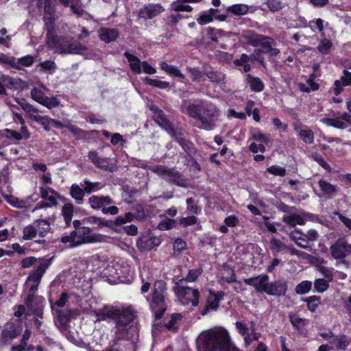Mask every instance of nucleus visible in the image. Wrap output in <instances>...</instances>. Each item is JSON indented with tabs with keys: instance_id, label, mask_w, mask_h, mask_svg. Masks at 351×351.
<instances>
[{
	"instance_id": "obj_46",
	"label": "nucleus",
	"mask_w": 351,
	"mask_h": 351,
	"mask_svg": "<svg viewBox=\"0 0 351 351\" xmlns=\"http://www.w3.org/2000/svg\"><path fill=\"white\" fill-rule=\"evenodd\" d=\"M307 302V307L311 312H315L320 303V297L312 295L305 299Z\"/></svg>"
},
{
	"instance_id": "obj_24",
	"label": "nucleus",
	"mask_w": 351,
	"mask_h": 351,
	"mask_svg": "<svg viewBox=\"0 0 351 351\" xmlns=\"http://www.w3.org/2000/svg\"><path fill=\"white\" fill-rule=\"evenodd\" d=\"M260 46H261V51L263 53H268L270 56H277L280 50L274 47L275 42L271 37L265 36Z\"/></svg>"
},
{
	"instance_id": "obj_29",
	"label": "nucleus",
	"mask_w": 351,
	"mask_h": 351,
	"mask_svg": "<svg viewBox=\"0 0 351 351\" xmlns=\"http://www.w3.org/2000/svg\"><path fill=\"white\" fill-rule=\"evenodd\" d=\"M202 0H176L172 5V9L176 12L185 11L190 12L193 10V8L188 5L189 3H199Z\"/></svg>"
},
{
	"instance_id": "obj_17",
	"label": "nucleus",
	"mask_w": 351,
	"mask_h": 351,
	"mask_svg": "<svg viewBox=\"0 0 351 351\" xmlns=\"http://www.w3.org/2000/svg\"><path fill=\"white\" fill-rule=\"evenodd\" d=\"M151 109L154 112L153 119L156 123L168 133L173 132V128L164 112L154 106H152Z\"/></svg>"
},
{
	"instance_id": "obj_43",
	"label": "nucleus",
	"mask_w": 351,
	"mask_h": 351,
	"mask_svg": "<svg viewBox=\"0 0 351 351\" xmlns=\"http://www.w3.org/2000/svg\"><path fill=\"white\" fill-rule=\"evenodd\" d=\"M161 69L166 73L178 77L181 79H184V75L180 71V70L174 66L168 64L167 62H162L160 64Z\"/></svg>"
},
{
	"instance_id": "obj_33",
	"label": "nucleus",
	"mask_w": 351,
	"mask_h": 351,
	"mask_svg": "<svg viewBox=\"0 0 351 351\" xmlns=\"http://www.w3.org/2000/svg\"><path fill=\"white\" fill-rule=\"evenodd\" d=\"M246 82L252 91L261 92L264 90L265 84L259 77L247 74L246 75Z\"/></svg>"
},
{
	"instance_id": "obj_23",
	"label": "nucleus",
	"mask_w": 351,
	"mask_h": 351,
	"mask_svg": "<svg viewBox=\"0 0 351 351\" xmlns=\"http://www.w3.org/2000/svg\"><path fill=\"white\" fill-rule=\"evenodd\" d=\"M175 140L182 146L185 151H190L192 149L193 144L186 138V132L184 130H179L175 131L173 129V132H169Z\"/></svg>"
},
{
	"instance_id": "obj_15",
	"label": "nucleus",
	"mask_w": 351,
	"mask_h": 351,
	"mask_svg": "<svg viewBox=\"0 0 351 351\" xmlns=\"http://www.w3.org/2000/svg\"><path fill=\"white\" fill-rule=\"evenodd\" d=\"M322 122L329 126H333L339 129H345L348 127V123L351 125V116L344 112L340 117L337 118H325Z\"/></svg>"
},
{
	"instance_id": "obj_14",
	"label": "nucleus",
	"mask_w": 351,
	"mask_h": 351,
	"mask_svg": "<svg viewBox=\"0 0 351 351\" xmlns=\"http://www.w3.org/2000/svg\"><path fill=\"white\" fill-rule=\"evenodd\" d=\"M243 281L245 284L253 287L257 292L266 293L269 276L266 274L259 275L256 277L244 279Z\"/></svg>"
},
{
	"instance_id": "obj_32",
	"label": "nucleus",
	"mask_w": 351,
	"mask_h": 351,
	"mask_svg": "<svg viewBox=\"0 0 351 351\" xmlns=\"http://www.w3.org/2000/svg\"><path fill=\"white\" fill-rule=\"evenodd\" d=\"M84 222L92 224V225H96L95 228L99 229L102 227H108L110 228L112 226V221L106 220L101 217H97L95 216H90L88 217H86L84 220Z\"/></svg>"
},
{
	"instance_id": "obj_51",
	"label": "nucleus",
	"mask_w": 351,
	"mask_h": 351,
	"mask_svg": "<svg viewBox=\"0 0 351 351\" xmlns=\"http://www.w3.org/2000/svg\"><path fill=\"white\" fill-rule=\"evenodd\" d=\"M186 248V242L182 239H176L173 243V256H179L182 251Z\"/></svg>"
},
{
	"instance_id": "obj_50",
	"label": "nucleus",
	"mask_w": 351,
	"mask_h": 351,
	"mask_svg": "<svg viewBox=\"0 0 351 351\" xmlns=\"http://www.w3.org/2000/svg\"><path fill=\"white\" fill-rule=\"evenodd\" d=\"M228 11L235 15H243L247 14L248 11V7L243 4L234 5L228 7Z\"/></svg>"
},
{
	"instance_id": "obj_61",
	"label": "nucleus",
	"mask_w": 351,
	"mask_h": 351,
	"mask_svg": "<svg viewBox=\"0 0 351 351\" xmlns=\"http://www.w3.org/2000/svg\"><path fill=\"white\" fill-rule=\"evenodd\" d=\"M267 171L274 176H285L286 174V169L277 165H273L267 168Z\"/></svg>"
},
{
	"instance_id": "obj_2",
	"label": "nucleus",
	"mask_w": 351,
	"mask_h": 351,
	"mask_svg": "<svg viewBox=\"0 0 351 351\" xmlns=\"http://www.w3.org/2000/svg\"><path fill=\"white\" fill-rule=\"evenodd\" d=\"M197 344L204 351H240L231 341L226 330H209L198 336Z\"/></svg>"
},
{
	"instance_id": "obj_58",
	"label": "nucleus",
	"mask_w": 351,
	"mask_h": 351,
	"mask_svg": "<svg viewBox=\"0 0 351 351\" xmlns=\"http://www.w3.org/2000/svg\"><path fill=\"white\" fill-rule=\"evenodd\" d=\"M202 273V269L201 268L190 269L184 281L195 282Z\"/></svg>"
},
{
	"instance_id": "obj_19",
	"label": "nucleus",
	"mask_w": 351,
	"mask_h": 351,
	"mask_svg": "<svg viewBox=\"0 0 351 351\" xmlns=\"http://www.w3.org/2000/svg\"><path fill=\"white\" fill-rule=\"evenodd\" d=\"M241 37L247 44L253 47L260 46L263 40L265 39V36L258 34L252 30H246L243 32Z\"/></svg>"
},
{
	"instance_id": "obj_20",
	"label": "nucleus",
	"mask_w": 351,
	"mask_h": 351,
	"mask_svg": "<svg viewBox=\"0 0 351 351\" xmlns=\"http://www.w3.org/2000/svg\"><path fill=\"white\" fill-rule=\"evenodd\" d=\"M78 239L80 242H82V245L84 243H93L95 241H99L97 239L98 237H101V235H90L91 230L88 227H81L77 230H75Z\"/></svg>"
},
{
	"instance_id": "obj_9",
	"label": "nucleus",
	"mask_w": 351,
	"mask_h": 351,
	"mask_svg": "<svg viewBox=\"0 0 351 351\" xmlns=\"http://www.w3.org/2000/svg\"><path fill=\"white\" fill-rule=\"evenodd\" d=\"M49 266V261L47 259L39 260L38 267L31 272L26 281V285L29 287L28 293L34 295L38 288L41 278Z\"/></svg>"
},
{
	"instance_id": "obj_12",
	"label": "nucleus",
	"mask_w": 351,
	"mask_h": 351,
	"mask_svg": "<svg viewBox=\"0 0 351 351\" xmlns=\"http://www.w3.org/2000/svg\"><path fill=\"white\" fill-rule=\"evenodd\" d=\"M40 197L47 202H39L35 209L51 207L58 204L57 197L59 196L58 193L50 187H40Z\"/></svg>"
},
{
	"instance_id": "obj_63",
	"label": "nucleus",
	"mask_w": 351,
	"mask_h": 351,
	"mask_svg": "<svg viewBox=\"0 0 351 351\" xmlns=\"http://www.w3.org/2000/svg\"><path fill=\"white\" fill-rule=\"evenodd\" d=\"M187 71L189 73L190 77L193 81L199 80L203 77L202 71L198 69L187 68Z\"/></svg>"
},
{
	"instance_id": "obj_6",
	"label": "nucleus",
	"mask_w": 351,
	"mask_h": 351,
	"mask_svg": "<svg viewBox=\"0 0 351 351\" xmlns=\"http://www.w3.org/2000/svg\"><path fill=\"white\" fill-rule=\"evenodd\" d=\"M113 199L108 195H91L88 199L90 207L95 210H101L104 215H117L119 208L116 206H111Z\"/></svg>"
},
{
	"instance_id": "obj_59",
	"label": "nucleus",
	"mask_w": 351,
	"mask_h": 351,
	"mask_svg": "<svg viewBox=\"0 0 351 351\" xmlns=\"http://www.w3.org/2000/svg\"><path fill=\"white\" fill-rule=\"evenodd\" d=\"M314 287L318 292L322 293L328 288L329 285L325 279L319 278L315 281Z\"/></svg>"
},
{
	"instance_id": "obj_36",
	"label": "nucleus",
	"mask_w": 351,
	"mask_h": 351,
	"mask_svg": "<svg viewBox=\"0 0 351 351\" xmlns=\"http://www.w3.org/2000/svg\"><path fill=\"white\" fill-rule=\"evenodd\" d=\"M74 212V206L71 203H66L64 204L62 208V215L64 217V220L66 226L71 225L72 217Z\"/></svg>"
},
{
	"instance_id": "obj_16",
	"label": "nucleus",
	"mask_w": 351,
	"mask_h": 351,
	"mask_svg": "<svg viewBox=\"0 0 351 351\" xmlns=\"http://www.w3.org/2000/svg\"><path fill=\"white\" fill-rule=\"evenodd\" d=\"M165 10L164 8L159 3H150L145 5L139 12V15L145 19H152L159 15Z\"/></svg>"
},
{
	"instance_id": "obj_60",
	"label": "nucleus",
	"mask_w": 351,
	"mask_h": 351,
	"mask_svg": "<svg viewBox=\"0 0 351 351\" xmlns=\"http://www.w3.org/2000/svg\"><path fill=\"white\" fill-rule=\"evenodd\" d=\"M40 104L50 109L58 106L59 105V101L57 100L56 97H48L45 96Z\"/></svg>"
},
{
	"instance_id": "obj_49",
	"label": "nucleus",
	"mask_w": 351,
	"mask_h": 351,
	"mask_svg": "<svg viewBox=\"0 0 351 351\" xmlns=\"http://www.w3.org/2000/svg\"><path fill=\"white\" fill-rule=\"evenodd\" d=\"M182 315L178 313L173 314L171 319L165 324V326L169 330H176L178 328V322L181 321Z\"/></svg>"
},
{
	"instance_id": "obj_35",
	"label": "nucleus",
	"mask_w": 351,
	"mask_h": 351,
	"mask_svg": "<svg viewBox=\"0 0 351 351\" xmlns=\"http://www.w3.org/2000/svg\"><path fill=\"white\" fill-rule=\"evenodd\" d=\"M33 225L36 228L37 234L42 238L45 237L50 230V224L47 220H38L33 223Z\"/></svg>"
},
{
	"instance_id": "obj_45",
	"label": "nucleus",
	"mask_w": 351,
	"mask_h": 351,
	"mask_svg": "<svg viewBox=\"0 0 351 351\" xmlns=\"http://www.w3.org/2000/svg\"><path fill=\"white\" fill-rule=\"evenodd\" d=\"M0 80L4 87L6 86L9 88H16L17 85L21 82V80L14 79L8 75H2Z\"/></svg>"
},
{
	"instance_id": "obj_5",
	"label": "nucleus",
	"mask_w": 351,
	"mask_h": 351,
	"mask_svg": "<svg viewBox=\"0 0 351 351\" xmlns=\"http://www.w3.org/2000/svg\"><path fill=\"white\" fill-rule=\"evenodd\" d=\"M167 295V283L162 280H156L152 289L150 307L156 318H160L166 310L165 298Z\"/></svg>"
},
{
	"instance_id": "obj_18",
	"label": "nucleus",
	"mask_w": 351,
	"mask_h": 351,
	"mask_svg": "<svg viewBox=\"0 0 351 351\" xmlns=\"http://www.w3.org/2000/svg\"><path fill=\"white\" fill-rule=\"evenodd\" d=\"M224 293L217 291V293H210L208 297L206 305L202 311L201 314L205 315L209 310H216L219 307V301L223 299Z\"/></svg>"
},
{
	"instance_id": "obj_34",
	"label": "nucleus",
	"mask_w": 351,
	"mask_h": 351,
	"mask_svg": "<svg viewBox=\"0 0 351 351\" xmlns=\"http://www.w3.org/2000/svg\"><path fill=\"white\" fill-rule=\"evenodd\" d=\"M330 343L339 350H346L351 344V337L339 335L334 337Z\"/></svg>"
},
{
	"instance_id": "obj_22",
	"label": "nucleus",
	"mask_w": 351,
	"mask_h": 351,
	"mask_svg": "<svg viewBox=\"0 0 351 351\" xmlns=\"http://www.w3.org/2000/svg\"><path fill=\"white\" fill-rule=\"evenodd\" d=\"M119 34V31L117 29L103 27L99 30V38L107 43L114 41Z\"/></svg>"
},
{
	"instance_id": "obj_4",
	"label": "nucleus",
	"mask_w": 351,
	"mask_h": 351,
	"mask_svg": "<svg viewBox=\"0 0 351 351\" xmlns=\"http://www.w3.org/2000/svg\"><path fill=\"white\" fill-rule=\"evenodd\" d=\"M47 44L49 47L60 54L81 55L88 49L85 45L70 36H49Z\"/></svg>"
},
{
	"instance_id": "obj_64",
	"label": "nucleus",
	"mask_w": 351,
	"mask_h": 351,
	"mask_svg": "<svg viewBox=\"0 0 351 351\" xmlns=\"http://www.w3.org/2000/svg\"><path fill=\"white\" fill-rule=\"evenodd\" d=\"M319 234L318 232L313 229L309 230L306 232V239L305 241L306 243L308 242H313L318 239Z\"/></svg>"
},
{
	"instance_id": "obj_42",
	"label": "nucleus",
	"mask_w": 351,
	"mask_h": 351,
	"mask_svg": "<svg viewBox=\"0 0 351 351\" xmlns=\"http://www.w3.org/2000/svg\"><path fill=\"white\" fill-rule=\"evenodd\" d=\"M137 247L141 251H148L153 248V242L149 237H143L136 242Z\"/></svg>"
},
{
	"instance_id": "obj_26",
	"label": "nucleus",
	"mask_w": 351,
	"mask_h": 351,
	"mask_svg": "<svg viewBox=\"0 0 351 351\" xmlns=\"http://www.w3.org/2000/svg\"><path fill=\"white\" fill-rule=\"evenodd\" d=\"M317 184L323 195L328 197H332L339 189L337 185H333L322 179L319 180Z\"/></svg>"
},
{
	"instance_id": "obj_7",
	"label": "nucleus",
	"mask_w": 351,
	"mask_h": 351,
	"mask_svg": "<svg viewBox=\"0 0 351 351\" xmlns=\"http://www.w3.org/2000/svg\"><path fill=\"white\" fill-rule=\"evenodd\" d=\"M183 282L184 279H181L176 282L173 288L174 292L184 304L191 303L193 306H197L199 303V291L184 286Z\"/></svg>"
},
{
	"instance_id": "obj_52",
	"label": "nucleus",
	"mask_w": 351,
	"mask_h": 351,
	"mask_svg": "<svg viewBox=\"0 0 351 351\" xmlns=\"http://www.w3.org/2000/svg\"><path fill=\"white\" fill-rule=\"evenodd\" d=\"M252 138L261 143L267 144L269 138L267 135L263 134L258 129H254L251 131Z\"/></svg>"
},
{
	"instance_id": "obj_37",
	"label": "nucleus",
	"mask_w": 351,
	"mask_h": 351,
	"mask_svg": "<svg viewBox=\"0 0 351 351\" xmlns=\"http://www.w3.org/2000/svg\"><path fill=\"white\" fill-rule=\"evenodd\" d=\"M124 55L127 58L132 71L138 74L141 73L142 62H141L140 60L128 52H125Z\"/></svg>"
},
{
	"instance_id": "obj_48",
	"label": "nucleus",
	"mask_w": 351,
	"mask_h": 351,
	"mask_svg": "<svg viewBox=\"0 0 351 351\" xmlns=\"http://www.w3.org/2000/svg\"><path fill=\"white\" fill-rule=\"evenodd\" d=\"M14 62L16 66H12L13 68L20 69L21 65L25 66H29L34 63V58L32 56H26L18 59L14 58Z\"/></svg>"
},
{
	"instance_id": "obj_11",
	"label": "nucleus",
	"mask_w": 351,
	"mask_h": 351,
	"mask_svg": "<svg viewBox=\"0 0 351 351\" xmlns=\"http://www.w3.org/2000/svg\"><path fill=\"white\" fill-rule=\"evenodd\" d=\"M54 0H44V21L45 23L47 42L49 41V36H55L53 34V23L55 21L54 14Z\"/></svg>"
},
{
	"instance_id": "obj_10",
	"label": "nucleus",
	"mask_w": 351,
	"mask_h": 351,
	"mask_svg": "<svg viewBox=\"0 0 351 351\" xmlns=\"http://www.w3.org/2000/svg\"><path fill=\"white\" fill-rule=\"evenodd\" d=\"M330 250L334 258L343 259L350 254L351 244L346 237H340L330 246Z\"/></svg>"
},
{
	"instance_id": "obj_38",
	"label": "nucleus",
	"mask_w": 351,
	"mask_h": 351,
	"mask_svg": "<svg viewBox=\"0 0 351 351\" xmlns=\"http://www.w3.org/2000/svg\"><path fill=\"white\" fill-rule=\"evenodd\" d=\"M289 236H290L291 239L292 241H293L298 247H300L303 249L307 250L309 252L313 251V248L311 245L304 244L300 242V241H303L304 242L306 241L305 239H304L302 237L301 232H299L298 231L292 232Z\"/></svg>"
},
{
	"instance_id": "obj_28",
	"label": "nucleus",
	"mask_w": 351,
	"mask_h": 351,
	"mask_svg": "<svg viewBox=\"0 0 351 351\" xmlns=\"http://www.w3.org/2000/svg\"><path fill=\"white\" fill-rule=\"evenodd\" d=\"M204 74L212 83L225 84L226 75L222 72L214 69H204Z\"/></svg>"
},
{
	"instance_id": "obj_47",
	"label": "nucleus",
	"mask_w": 351,
	"mask_h": 351,
	"mask_svg": "<svg viewBox=\"0 0 351 351\" xmlns=\"http://www.w3.org/2000/svg\"><path fill=\"white\" fill-rule=\"evenodd\" d=\"M23 233V239L25 240H32L38 235L33 223L25 227Z\"/></svg>"
},
{
	"instance_id": "obj_57",
	"label": "nucleus",
	"mask_w": 351,
	"mask_h": 351,
	"mask_svg": "<svg viewBox=\"0 0 351 351\" xmlns=\"http://www.w3.org/2000/svg\"><path fill=\"white\" fill-rule=\"evenodd\" d=\"M265 5L271 12H278L282 9V3L280 0H267V1L263 5Z\"/></svg>"
},
{
	"instance_id": "obj_27",
	"label": "nucleus",
	"mask_w": 351,
	"mask_h": 351,
	"mask_svg": "<svg viewBox=\"0 0 351 351\" xmlns=\"http://www.w3.org/2000/svg\"><path fill=\"white\" fill-rule=\"evenodd\" d=\"M334 93L336 95L341 93L342 87L345 86H351V73L344 70L343 74L340 80H336L335 82Z\"/></svg>"
},
{
	"instance_id": "obj_8",
	"label": "nucleus",
	"mask_w": 351,
	"mask_h": 351,
	"mask_svg": "<svg viewBox=\"0 0 351 351\" xmlns=\"http://www.w3.org/2000/svg\"><path fill=\"white\" fill-rule=\"evenodd\" d=\"M150 170L169 183L181 187L186 186V180L182 175L174 169L168 168L163 165H157L150 167Z\"/></svg>"
},
{
	"instance_id": "obj_53",
	"label": "nucleus",
	"mask_w": 351,
	"mask_h": 351,
	"mask_svg": "<svg viewBox=\"0 0 351 351\" xmlns=\"http://www.w3.org/2000/svg\"><path fill=\"white\" fill-rule=\"evenodd\" d=\"M248 56L250 62H257L260 63L262 66H265V62L264 60V57L263 56V51H261V49H255L254 52Z\"/></svg>"
},
{
	"instance_id": "obj_44",
	"label": "nucleus",
	"mask_w": 351,
	"mask_h": 351,
	"mask_svg": "<svg viewBox=\"0 0 351 351\" xmlns=\"http://www.w3.org/2000/svg\"><path fill=\"white\" fill-rule=\"evenodd\" d=\"M287 245L282 242L280 240L272 238L270 241V248L274 253V255L276 256L278 253L287 249Z\"/></svg>"
},
{
	"instance_id": "obj_39",
	"label": "nucleus",
	"mask_w": 351,
	"mask_h": 351,
	"mask_svg": "<svg viewBox=\"0 0 351 351\" xmlns=\"http://www.w3.org/2000/svg\"><path fill=\"white\" fill-rule=\"evenodd\" d=\"M235 325L239 334L244 337L245 346H249L252 339H250V334L249 333V329L246 324H244L240 322H237Z\"/></svg>"
},
{
	"instance_id": "obj_13",
	"label": "nucleus",
	"mask_w": 351,
	"mask_h": 351,
	"mask_svg": "<svg viewBox=\"0 0 351 351\" xmlns=\"http://www.w3.org/2000/svg\"><path fill=\"white\" fill-rule=\"evenodd\" d=\"M22 330L19 325L14 323H8L5 325L3 330L1 332V339L0 343L7 345L10 343L12 339L19 336Z\"/></svg>"
},
{
	"instance_id": "obj_3",
	"label": "nucleus",
	"mask_w": 351,
	"mask_h": 351,
	"mask_svg": "<svg viewBox=\"0 0 351 351\" xmlns=\"http://www.w3.org/2000/svg\"><path fill=\"white\" fill-rule=\"evenodd\" d=\"M95 314L98 322L107 319H116V324L119 330L121 327L130 324L135 317V312L130 306L120 309L106 305L100 310L95 311Z\"/></svg>"
},
{
	"instance_id": "obj_31",
	"label": "nucleus",
	"mask_w": 351,
	"mask_h": 351,
	"mask_svg": "<svg viewBox=\"0 0 351 351\" xmlns=\"http://www.w3.org/2000/svg\"><path fill=\"white\" fill-rule=\"evenodd\" d=\"M84 189L81 188L78 184H73L70 189V195L73 197L76 204H82L84 202Z\"/></svg>"
},
{
	"instance_id": "obj_21",
	"label": "nucleus",
	"mask_w": 351,
	"mask_h": 351,
	"mask_svg": "<svg viewBox=\"0 0 351 351\" xmlns=\"http://www.w3.org/2000/svg\"><path fill=\"white\" fill-rule=\"evenodd\" d=\"M287 289V285L282 281H274L271 283L268 282L266 293L271 295H284Z\"/></svg>"
},
{
	"instance_id": "obj_1",
	"label": "nucleus",
	"mask_w": 351,
	"mask_h": 351,
	"mask_svg": "<svg viewBox=\"0 0 351 351\" xmlns=\"http://www.w3.org/2000/svg\"><path fill=\"white\" fill-rule=\"evenodd\" d=\"M181 112L197 121L199 128L212 130L216 126L220 111L215 105L203 99L193 101L184 99L180 105Z\"/></svg>"
},
{
	"instance_id": "obj_41",
	"label": "nucleus",
	"mask_w": 351,
	"mask_h": 351,
	"mask_svg": "<svg viewBox=\"0 0 351 351\" xmlns=\"http://www.w3.org/2000/svg\"><path fill=\"white\" fill-rule=\"evenodd\" d=\"M283 221L292 227H294L296 224L303 225L304 223V219L297 214L285 216L283 217Z\"/></svg>"
},
{
	"instance_id": "obj_62",
	"label": "nucleus",
	"mask_w": 351,
	"mask_h": 351,
	"mask_svg": "<svg viewBox=\"0 0 351 351\" xmlns=\"http://www.w3.org/2000/svg\"><path fill=\"white\" fill-rule=\"evenodd\" d=\"M312 158L315 160L322 167L327 170L328 172L331 171L330 165L324 160V158L318 154L315 153L312 155Z\"/></svg>"
},
{
	"instance_id": "obj_30",
	"label": "nucleus",
	"mask_w": 351,
	"mask_h": 351,
	"mask_svg": "<svg viewBox=\"0 0 351 351\" xmlns=\"http://www.w3.org/2000/svg\"><path fill=\"white\" fill-rule=\"evenodd\" d=\"M88 158L97 167L104 170H108L109 169L108 159L100 158L96 152H90L88 153Z\"/></svg>"
},
{
	"instance_id": "obj_40",
	"label": "nucleus",
	"mask_w": 351,
	"mask_h": 351,
	"mask_svg": "<svg viewBox=\"0 0 351 351\" xmlns=\"http://www.w3.org/2000/svg\"><path fill=\"white\" fill-rule=\"evenodd\" d=\"M299 136L306 143L311 144L313 143L314 133L311 130L307 128V127H303L300 130Z\"/></svg>"
},
{
	"instance_id": "obj_25",
	"label": "nucleus",
	"mask_w": 351,
	"mask_h": 351,
	"mask_svg": "<svg viewBox=\"0 0 351 351\" xmlns=\"http://www.w3.org/2000/svg\"><path fill=\"white\" fill-rule=\"evenodd\" d=\"M60 242L66 245L69 248L76 247L82 245L75 230L71 231L69 234L62 235L60 238Z\"/></svg>"
},
{
	"instance_id": "obj_55",
	"label": "nucleus",
	"mask_w": 351,
	"mask_h": 351,
	"mask_svg": "<svg viewBox=\"0 0 351 351\" xmlns=\"http://www.w3.org/2000/svg\"><path fill=\"white\" fill-rule=\"evenodd\" d=\"M44 87L42 88H34L31 91V97L32 98L37 101L38 103L40 104L42 101L45 97V93H44Z\"/></svg>"
},
{
	"instance_id": "obj_54",
	"label": "nucleus",
	"mask_w": 351,
	"mask_h": 351,
	"mask_svg": "<svg viewBox=\"0 0 351 351\" xmlns=\"http://www.w3.org/2000/svg\"><path fill=\"white\" fill-rule=\"evenodd\" d=\"M312 288V282L308 280H304L298 285L295 287V292L298 294H305Z\"/></svg>"
},
{
	"instance_id": "obj_56",
	"label": "nucleus",
	"mask_w": 351,
	"mask_h": 351,
	"mask_svg": "<svg viewBox=\"0 0 351 351\" xmlns=\"http://www.w3.org/2000/svg\"><path fill=\"white\" fill-rule=\"evenodd\" d=\"M84 189L86 193L90 194L100 189L99 182H91L87 179L84 180Z\"/></svg>"
}]
</instances>
